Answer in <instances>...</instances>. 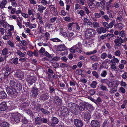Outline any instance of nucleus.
Here are the masks:
<instances>
[{
    "instance_id": "nucleus-1",
    "label": "nucleus",
    "mask_w": 127,
    "mask_h": 127,
    "mask_svg": "<svg viewBox=\"0 0 127 127\" xmlns=\"http://www.w3.org/2000/svg\"><path fill=\"white\" fill-rule=\"evenodd\" d=\"M57 50L60 53V55L61 56L66 55L68 53L67 48L64 45H61L58 46Z\"/></svg>"
},
{
    "instance_id": "nucleus-2",
    "label": "nucleus",
    "mask_w": 127,
    "mask_h": 127,
    "mask_svg": "<svg viewBox=\"0 0 127 127\" xmlns=\"http://www.w3.org/2000/svg\"><path fill=\"white\" fill-rule=\"evenodd\" d=\"M82 45L81 43L78 42L76 45L74 46L73 47L71 48L70 49V52L73 53L75 52V51L81 53L82 52L81 50Z\"/></svg>"
},
{
    "instance_id": "nucleus-3",
    "label": "nucleus",
    "mask_w": 127,
    "mask_h": 127,
    "mask_svg": "<svg viewBox=\"0 0 127 127\" xmlns=\"http://www.w3.org/2000/svg\"><path fill=\"white\" fill-rule=\"evenodd\" d=\"M95 34V31L92 28H88L85 32V35L87 38H89L90 37L94 36Z\"/></svg>"
},
{
    "instance_id": "nucleus-4",
    "label": "nucleus",
    "mask_w": 127,
    "mask_h": 127,
    "mask_svg": "<svg viewBox=\"0 0 127 127\" xmlns=\"http://www.w3.org/2000/svg\"><path fill=\"white\" fill-rule=\"evenodd\" d=\"M69 112V111L66 107L63 106L61 108L60 112L59 114L61 117H64L66 115L68 114Z\"/></svg>"
},
{
    "instance_id": "nucleus-5",
    "label": "nucleus",
    "mask_w": 127,
    "mask_h": 127,
    "mask_svg": "<svg viewBox=\"0 0 127 127\" xmlns=\"http://www.w3.org/2000/svg\"><path fill=\"white\" fill-rule=\"evenodd\" d=\"M36 80L37 78L35 77L29 75L27 76L26 81L30 84L32 85L36 82Z\"/></svg>"
},
{
    "instance_id": "nucleus-6",
    "label": "nucleus",
    "mask_w": 127,
    "mask_h": 127,
    "mask_svg": "<svg viewBox=\"0 0 127 127\" xmlns=\"http://www.w3.org/2000/svg\"><path fill=\"white\" fill-rule=\"evenodd\" d=\"M54 104L57 106H60L62 104V100L61 98L57 96L53 97Z\"/></svg>"
},
{
    "instance_id": "nucleus-7",
    "label": "nucleus",
    "mask_w": 127,
    "mask_h": 127,
    "mask_svg": "<svg viewBox=\"0 0 127 127\" xmlns=\"http://www.w3.org/2000/svg\"><path fill=\"white\" fill-rule=\"evenodd\" d=\"M12 117L15 121L16 123H19L21 118V115L19 113H15L12 115Z\"/></svg>"
},
{
    "instance_id": "nucleus-8",
    "label": "nucleus",
    "mask_w": 127,
    "mask_h": 127,
    "mask_svg": "<svg viewBox=\"0 0 127 127\" xmlns=\"http://www.w3.org/2000/svg\"><path fill=\"white\" fill-rule=\"evenodd\" d=\"M15 89L14 88H7V93L13 96H15L17 94V92Z\"/></svg>"
},
{
    "instance_id": "nucleus-9",
    "label": "nucleus",
    "mask_w": 127,
    "mask_h": 127,
    "mask_svg": "<svg viewBox=\"0 0 127 127\" xmlns=\"http://www.w3.org/2000/svg\"><path fill=\"white\" fill-rule=\"evenodd\" d=\"M114 42L115 44L117 46H121L122 44L123 43V39L121 38L115 39Z\"/></svg>"
},
{
    "instance_id": "nucleus-10",
    "label": "nucleus",
    "mask_w": 127,
    "mask_h": 127,
    "mask_svg": "<svg viewBox=\"0 0 127 127\" xmlns=\"http://www.w3.org/2000/svg\"><path fill=\"white\" fill-rule=\"evenodd\" d=\"M49 97V95L48 94L45 93L42 94L39 97L41 101H44L47 100Z\"/></svg>"
},
{
    "instance_id": "nucleus-11",
    "label": "nucleus",
    "mask_w": 127,
    "mask_h": 127,
    "mask_svg": "<svg viewBox=\"0 0 127 127\" xmlns=\"http://www.w3.org/2000/svg\"><path fill=\"white\" fill-rule=\"evenodd\" d=\"M74 123L75 125L77 127H81L83 125V122L82 121L78 119H75Z\"/></svg>"
},
{
    "instance_id": "nucleus-12",
    "label": "nucleus",
    "mask_w": 127,
    "mask_h": 127,
    "mask_svg": "<svg viewBox=\"0 0 127 127\" xmlns=\"http://www.w3.org/2000/svg\"><path fill=\"white\" fill-rule=\"evenodd\" d=\"M91 125L92 127H99L100 126L99 122L96 120H92L91 123Z\"/></svg>"
},
{
    "instance_id": "nucleus-13",
    "label": "nucleus",
    "mask_w": 127,
    "mask_h": 127,
    "mask_svg": "<svg viewBox=\"0 0 127 127\" xmlns=\"http://www.w3.org/2000/svg\"><path fill=\"white\" fill-rule=\"evenodd\" d=\"M31 92L32 93V96L34 97L37 96L38 94V90L37 88H33L32 89Z\"/></svg>"
},
{
    "instance_id": "nucleus-14",
    "label": "nucleus",
    "mask_w": 127,
    "mask_h": 127,
    "mask_svg": "<svg viewBox=\"0 0 127 127\" xmlns=\"http://www.w3.org/2000/svg\"><path fill=\"white\" fill-rule=\"evenodd\" d=\"M82 19L85 24H87L91 27H92V23L90 20L84 17Z\"/></svg>"
},
{
    "instance_id": "nucleus-15",
    "label": "nucleus",
    "mask_w": 127,
    "mask_h": 127,
    "mask_svg": "<svg viewBox=\"0 0 127 127\" xmlns=\"http://www.w3.org/2000/svg\"><path fill=\"white\" fill-rule=\"evenodd\" d=\"M7 108V106L5 102H2L0 104V110L5 111Z\"/></svg>"
},
{
    "instance_id": "nucleus-16",
    "label": "nucleus",
    "mask_w": 127,
    "mask_h": 127,
    "mask_svg": "<svg viewBox=\"0 0 127 127\" xmlns=\"http://www.w3.org/2000/svg\"><path fill=\"white\" fill-rule=\"evenodd\" d=\"M51 120V125L52 126H54L55 125L58 124L59 122L58 119L56 117L52 118Z\"/></svg>"
},
{
    "instance_id": "nucleus-17",
    "label": "nucleus",
    "mask_w": 127,
    "mask_h": 127,
    "mask_svg": "<svg viewBox=\"0 0 127 127\" xmlns=\"http://www.w3.org/2000/svg\"><path fill=\"white\" fill-rule=\"evenodd\" d=\"M96 30L98 34H101L102 32L103 33H105L107 31L103 27H101L98 28Z\"/></svg>"
},
{
    "instance_id": "nucleus-18",
    "label": "nucleus",
    "mask_w": 127,
    "mask_h": 127,
    "mask_svg": "<svg viewBox=\"0 0 127 127\" xmlns=\"http://www.w3.org/2000/svg\"><path fill=\"white\" fill-rule=\"evenodd\" d=\"M17 54L20 57H23L26 56V53L24 52L23 53L21 52L20 50H18L16 52Z\"/></svg>"
},
{
    "instance_id": "nucleus-19",
    "label": "nucleus",
    "mask_w": 127,
    "mask_h": 127,
    "mask_svg": "<svg viewBox=\"0 0 127 127\" xmlns=\"http://www.w3.org/2000/svg\"><path fill=\"white\" fill-rule=\"evenodd\" d=\"M15 75L17 77L22 78L24 76V74L22 71H18L16 73Z\"/></svg>"
},
{
    "instance_id": "nucleus-20",
    "label": "nucleus",
    "mask_w": 127,
    "mask_h": 127,
    "mask_svg": "<svg viewBox=\"0 0 127 127\" xmlns=\"http://www.w3.org/2000/svg\"><path fill=\"white\" fill-rule=\"evenodd\" d=\"M114 26L116 28H117L120 30H121L123 29V28L125 27L123 24L121 23H118L115 24Z\"/></svg>"
},
{
    "instance_id": "nucleus-21",
    "label": "nucleus",
    "mask_w": 127,
    "mask_h": 127,
    "mask_svg": "<svg viewBox=\"0 0 127 127\" xmlns=\"http://www.w3.org/2000/svg\"><path fill=\"white\" fill-rule=\"evenodd\" d=\"M22 86L21 84L19 82H17L14 88L15 90L20 91L22 89Z\"/></svg>"
},
{
    "instance_id": "nucleus-22",
    "label": "nucleus",
    "mask_w": 127,
    "mask_h": 127,
    "mask_svg": "<svg viewBox=\"0 0 127 127\" xmlns=\"http://www.w3.org/2000/svg\"><path fill=\"white\" fill-rule=\"evenodd\" d=\"M41 118L40 117L36 118L35 119V123L36 125H39L42 123Z\"/></svg>"
},
{
    "instance_id": "nucleus-23",
    "label": "nucleus",
    "mask_w": 127,
    "mask_h": 127,
    "mask_svg": "<svg viewBox=\"0 0 127 127\" xmlns=\"http://www.w3.org/2000/svg\"><path fill=\"white\" fill-rule=\"evenodd\" d=\"M17 25L19 27L20 29H21L22 28V21L21 20V18L19 17H17Z\"/></svg>"
},
{
    "instance_id": "nucleus-24",
    "label": "nucleus",
    "mask_w": 127,
    "mask_h": 127,
    "mask_svg": "<svg viewBox=\"0 0 127 127\" xmlns=\"http://www.w3.org/2000/svg\"><path fill=\"white\" fill-rule=\"evenodd\" d=\"M16 83L13 80H10L9 83V87L11 88H14Z\"/></svg>"
},
{
    "instance_id": "nucleus-25",
    "label": "nucleus",
    "mask_w": 127,
    "mask_h": 127,
    "mask_svg": "<svg viewBox=\"0 0 127 127\" xmlns=\"http://www.w3.org/2000/svg\"><path fill=\"white\" fill-rule=\"evenodd\" d=\"M9 124L8 122L3 121L0 122V127H9Z\"/></svg>"
},
{
    "instance_id": "nucleus-26",
    "label": "nucleus",
    "mask_w": 127,
    "mask_h": 127,
    "mask_svg": "<svg viewBox=\"0 0 127 127\" xmlns=\"http://www.w3.org/2000/svg\"><path fill=\"white\" fill-rule=\"evenodd\" d=\"M7 3L6 0H2L1 2H0V8L2 9L4 7H5V6Z\"/></svg>"
},
{
    "instance_id": "nucleus-27",
    "label": "nucleus",
    "mask_w": 127,
    "mask_h": 127,
    "mask_svg": "<svg viewBox=\"0 0 127 127\" xmlns=\"http://www.w3.org/2000/svg\"><path fill=\"white\" fill-rule=\"evenodd\" d=\"M38 7L37 9V11L40 13H42L43 12V10L46 8V7H44L43 6L40 5H38Z\"/></svg>"
},
{
    "instance_id": "nucleus-28",
    "label": "nucleus",
    "mask_w": 127,
    "mask_h": 127,
    "mask_svg": "<svg viewBox=\"0 0 127 127\" xmlns=\"http://www.w3.org/2000/svg\"><path fill=\"white\" fill-rule=\"evenodd\" d=\"M0 25H2V27L5 28L9 25L4 20L0 21Z\"/></svg>"
},
{
    "instance_id": "nucleus-29",
    "label": "nucleus",
    "mask_w": 127,
    "mask_h": 127,
    "mask_svg": "<svg viewBox=\"0 0 127 127\" xmlns=\"http://www.w3.org/2000/svg\"><path fill=\"white\" fill-rule=\"evenodd\" d=\"M6 93L3 91H1L0 92V98L1 99H4L7 97Z\"/></svg>"
},
{
    "instance_id": "nucleus-30",
    "label": "nucleus",
    "mask_w": 127,
    "mask_h": 127,
    "mask_svg": "<svg viewBox=\"0 0 127 127\" xmlns=\"http://www.w3.org/2000/svg\"><path fill=\"white\" fill-rule=\"evenodd\" d=\"M88 5L90 8L93 10H95L96 8V5L93 2L89 3Z\"/></svg>"
},
{
    "instance_id": "nucleus-31",
    "label": "nucleus",
    "mask_w": 127,
    "mask_h": 127,
    "mask_svg": "<svg viewBox=\"0 0 127 127\" xmlns=\"http://www.w3.org/2000/svg\"><path fill=\"white\" fill-rule=\"evenodd\" d=\"M84 115V117L87 119L89 120L91 118L90 114L87 112H85Z\"/></svg>"
},
{
    "instance_id": "nucleus-32",
    "label": "nucleus",
    "mask_w": 127,
    "mask_h": 127,
    "mask_svg": "<svg viewBox=\"0 0 127 127\" xmlns=\"http://www.w3.org/2000/svg\"><path fill=\"white\" fill-rule=\"evenodd\" d=\"M90 59L94 62H95L98 60V57L96 55L92 56L90 57Z\"/></svg>"
},
{
    "instance_id": "nucleus-33",
    "label": "nucleus",
    "mask_w": 127,
    "mask_h": 127,
    "mask_svg": "<svg viewBox=\"0 0 127 127\" xmlns=\"http://www.w3.org/2000/svg\"><path fill=\"white\" fill-rule=\"evenodd\" d=\"M77 13L78 14H79L81 17H84L85 15V12L82 10H77Z\"/></svg>"
},
{
    "instance_id": "nucleus-34",
    "label": "nucleus",
    "mask_w": 127,
    "mask_h": 127,
    "mask_svg": "<svg viewBox=\"0 0 127 127\" xmlns=\"http://www.w3.org/2000/svg\"><path fill=\"white\" fill-rule=\"evenodd\" d=\"M100 7L102 9H104L105 6V1L104 0L101 1L100 2Z\"/></svg>"
},
{
    "instance_id": "nucleus-35",
    "label": "nucleus",
    "mask_w": 127,
    "mask_h": 127,
    "mask_svg": "<svg viewBox=\"0 0 127 127\" xmlns=\"http://www.w3.org/2000/svg\"><path fill=\"white\" fill-rule=\"evenodd\" d=\"M8 48H6L4 49L2 51V54L3 55H7L8 54Z\"/></svg>"
},
{
    "instance_id": "nucleus-36",
    "label": "nucleus",
    "mask_w": 127,
    "mask_h": 127,
    "mask_svg": "<svg viewBox=\"0 0 127 127\" xmlns=\"http://www.w3.org/2000/svg\"><path fill=\"white\" fill-rule=\"evenodd\" d=\"M100 89L102 91H107L108 90L107 88L103 84L100 85Z\"/></svg>"
},
{
    "instance_id": "nucleus-37",
    "label": "nucleus",
    "mask_w": 127,
    "mask_h": 127,
    "mask_svg": "<svg viewBox=\"0 0 127 127\" xmlns=\"http://www.w3.org/2000/svg\"><path fill=\"white\" fill-rule=\"evenodd\" d=\"M117 90V87L116 86H114L110 90V92L112 93H114Z\"/></svg>"
},
{
    "instance_id": "nucleus-38",
    "label": "nucleus",
    "mask_w": 127,
    "mask_h": 127,
    "mask_svg": "<svg viewBox=\"0 0 127 127\" xmlns=\"http://www.w3.org/2000/svg\"><path fill=\"white\" fill-rule=\"evenodd\" d=\"M92 26L94 28H98L99 27V24L98 22H94L92 23Z\"/></svg>"
},
{
    "instance_id": "nucleus-39",
    "label": "nucleus",
    "mask_w": 127,
    "mask_h": 127,
    "mask_svg": "<svg viewBox=\"0 0 127 127\" xmlns=\"http://www.w3.org/2000/svg\"><path fill=\"white\" fill-rule=\"evenodd\" d=\"M107 55L106 53H103L101 55L100 57L101 59L104 60L107 57Z\"/></svg>"
},
{
    "instance_id": "nucleus-40",
    "label": "nucleus",
    "mask_w": 127,
    "mask_h": 127,
    "mask_svg": "<svg viewBox=\"0 0 127 127\" xmlns=\"http://www.w3.org/2000/svg\"><path fill=\"white\" fill-rule=\"evenodd\" d=\"M98 65L99 64L97 63H95L92 64V67L94 70H95L97 69Z\"/></svg>"
},
{
    "instance_id": "nucleus-41",
    "label": "nucleus",
    "mask_w": 127,
    "mask_h": 127,
    "mask_svg": "<svg viewBox=\"0 0 127 127\" xmlns=\"http://www.w3.org/2000/svg\"><path fill=\"white\" fill-rule=\"evenodd\" d=\"M101 101V99L100 97H98L96 100H95L94 102L97 105H99V103Z\"/></svg>"
},
{
    "instance_id": "nucleus-42",
    "label": "nucleus",
    "mask_w": 127,
    "mask_h": 127,
    "mask_svg": "<svg viewBox=\"0 0 127 127\" xmlns=\"http://www.w3.org/2000/svg\"><path fill=\"white\" fill-rule=\"evenodd\" d=\"M103 25L104 27V28L105 29L106 31L109 29L108 24L106 22H104L103 23Z\"/></svg>"
},
{
    "instance_id": "nucleus-43",
    "label": "nucleus",
    "mask_w": 127,
    "mask_h": 127,
    "mask_svg": "<svg viewBox=\"0 0 127 127\" xmlns=\"http://www.w3.org/2000/svg\"><path fill=\"white\" fill-rule=\"evenodd\" d=\"M97 83L95 81H93L92 82V84L91 85V87L93 88H95L96 87Z\"/></svg>"
},
{
    "instance_id": "nucleus-44",
    "label": "nucleus",
    "mask_w": 127,
    "mask_h": 127,
    "mask_svg": "<svg viewBox=\"0 0 127 127\" xmlns=\"http://www.w3.org/2000/svg\"><path fill=\"white\" fill-rule=\"evenodd\" d=\"M50 40L53 42H60L61 41V40L58 38H55L50 39Z\"/></svg>"
},
{
    "instance_id": "nucleus-45",
    "label": "nucleus",
    "mask_w": 127,
    "mask_h": 127,
    "mask_svg": "<svg viewBox=\"0 0 127 127\" xmlns=\"http://www.w3.org/2000/svg\"><path fill=\"white\" fill-rule=\"evenodd\" d=\"M60 59V57L56 56L55 57H53L52 59V61L54 62L55 61H57L58 60H59Z\"/></svg>"
},
{
    "instance_id": "nucleus-46",
    "label": "nucleus",
    "mask_w": 127,
    "mask_h": 127,
    "mask_svg": "<svg viewBox=\"0 0 127 127\" xmlns=\"http://www.w3.org/2000/svg\"><path fill=\"white\" fill-rule=\"evenodd\" d=\"M115 22V21L114 20H113L109 24V28H112L113 26L114 25Z\"/></svg>"
},
{
    "instance_id": "nucleus-47",
    "label": "nucleus",
    "mask_w": 127,
    "mask_h": 127,
    "mask_svg": "<svg viewBox=\"0 0 127 127\" xmlns=\"http://www.w3.org/2000/svg\"><path fill=\"white\" fill-rule=\"evenodd\" d=\"M109 124L106 120L104 121L102 124V127H108V126Z\"/></svg>"
},
{
    "instance_id": "nucleus-48",
    "label": "nucleus",
    "mask_w": 127,
    "mask_h": 127,
    "mask_svg": "<svg viewBox=\"0 0 127 127\" xmlns=\"http://www.w3.org/2000/svg\"><path fill=\"white\" fill-rule=\"evenodd\" d=\"M113 86H117L119 85V81L116 80L112 81Z\"/></svg>"
},
{
    "instance_id": "nucleus-49",
    "label": "nucleus",
    "mask_w": 127,
    "mask_h": 127,
    "mask_svg": "<svg viewBox=\"0 0 127 127\" xmlns=\"http://www.w3.org/2000/svg\"><path fill=\"white\" fill-rule=\"evenodd\" d=\"M17 16L15 15H10L9 16V19L10 20H12L14 19V20H16L17 18Z\"/></svg>"
},
{
    "instance_id": "nucleus-50",
    "label": "nucleus",
    "mask_w": 127,
    "mask_h": 127,
    "mask_svg": "<svg viewBox=\"0 0 127 127\" xmlns=\"http://www.w3.org/2000/svg\"><path fill=\"white\" fill-rule=\"evenodd\" d=\"M74 33L73 32H71L69 34V41H71L72 39L74 37L73 35Z\"/></svg>"
},
{
    "instance_id": "nucleus-51",
    "label": "nucleus",
    "mask_w": 127,
    "mask_h": 127,
    "mask_svg": "<svg viewBox=\"0 0 127 127\" xmlns=\"http://www.w3.org/2000/svg\"><path fill=\"white\" fill-rule=\"evenodd\" d=\"M41 110L42 112L44 114L48 115L49 114V111L44 109L43 108H42Z\"/></svg>"
},
{
    "instance_id": "nucleus-52",
    "label": "nucleus",
    "mask_w": 127,
    "mask_h": 127,
    "mask_svg": "<svg viewBox=\"0 0 127 127\" xmlns=\"http://www.w3.org/2000/svg\"><path fill=\"white\" fill-rule=\"evenodd\" d=\"M79 109L80 110H84L85 109L84 106L82 104H79Z\"/></svg>"
},
{
    "instance_id": "nucleus-53",
    "label": "nucleus",
    "mask_w": 127,
    "mask_h": 127,
    "mask_svg": "<svg viewBox=\"0 0 127 127\" xmlns=\"http://www.w3.org/2000/svg\"><path fill=\"white\" fill-rule=\"evenodd\" d=\"M121 54V52L119 50H117L114 52V55L118 57H120Z\"/></svg>"
},
{
    "instance_id": "nucleus-54",
    "label": "nucleus",
    "mask_w": 127,
    "mask_h": 127,
    "mask_svg": "<svg viewBox=\"0 0 127 127\" xmlns=\"http://www.w3.org/2000/svg\"><path fill=\"white\" fill-rule=\"evenodd\" d=\"M127 72H125L121 75L122 78L124 79H126L127 78Z\"/></svg>"
},
{
    "instance_id": "nucleus-55",
    "label": "nucleus",
    "mask_w": 127,
    "mask_h": 127,
    "mask_svg": "<svg viewBox=\"0 0 127 127\" xmlns=\"http://www.w3.org/2000/svg\"><path fill=\"white\" fill-rule=\"evenodd\" d=\"M120 2L119 1L116 2L114 4V6L116 8H118L120 6Z\"/></svg>"
},
{
    "instance_id": "nucleus-56",
    "label": "nucleus",
    "mask_w": 127,
    "mask_h": 127,
    "mask_svg": "<svg viewBox=\"0 0 127 127\" xmlns=\"http://www.w3.org/2000/svg\"><path fill=\"white\" fill-rule=\"evenodd\" d=\"M44 36L46 39L48 40L50 38V34L48 32H46L45 33Z\"/></svg>"
},
{
    "instance_id": "nucleus-57",
    "label": "nucleus",
    "mask_w": 127,
    "mask_h": 127,
    "mask_svg": "<svg viewBox=\"0 0 127 127\" xmlns=\"http://www.w3.org/2000/svg\"><path fill=\"white\" fill-rule=\"evenodd\" d=\"M52 26V24L49 23H47L45 24V27H46L47 28L49 29L51 28Z\"/></svg>"
},
{
    "instance_id": "nucleus-58",
    "label": "nucleus",
    "mask_w": 127,
    "mask_h": 127,
    "mask_svg": "<svg viewBox=\"0 0 127 127\" xmlns=\"http://www.w3.org/2000/svg\"><path fill=\"white\" fill-rule=\"evenodd\" d=\"M112 58L114 61V63H116L117 64L119 63V61L118 59L116 58L115 56H113Z\"/></svg>"
},
{
    "instance_id": "nucleus-59",
    "label": "nucleus",
    "mask_w": 127,
    "mask_h": 127,
    "mask_svg": "<svg viewBox=\"0 0 127 127\" xmlns=\"http://www.w3.org/2000/svg\"><path fill=\"white\" fill-rule=\"evenodd\" d=\"M51 11L52 13H53V14L55 16L58 14L57 10L55 8L51 10Z\"/></svg>"
},
{
    "instance_id": "nucleus-60",
    "label": "nucleus",
    "mask_w": 127,
    "mask_h": 127,
    "mask_svg": "<svg viewBox=\"0 0 127 127\" xmlns=\"http://www.w3.org/2000/svg\"><path fill=\"white\" fill-rule=\"evenodd\" d=\"M39 29L40 33H41L43 34L45 32V31L44 30V28L42 27H40Z\"/></svg>"
},
{
    "instance_id": "nucleus-61",
    "label": "nucleus",
    "mask_w": 127,
    "mask_h": 127,
    "mask_svg": "<svg viewBox=\"0 0 127 127\" xmlns=\"http://www.w3.org/2000/svg\"><path fill=\"white\" fill-rule=\"evenodd\" d=\"M92 74L93 75L95 76L96 78H97L99 77V76L97 72L95 71H94L92 72Z\"/></svg>"
},
{
    "instance_id": "nucleus-62",
    "label": "nucleus",
    "mask_w": 127,
    "mask_h": 127,
    "mask_svg": "<svg viewBox=\"0 0 127 127\" xmlns=\"http://www.w3.org/2000/svg\"><path fill=\"white\" fill-rule=\"evenodd\" d=\"M50 1L47 2L45 0H42L41 2V3L43 5H46L47 4H48Z\"/></svg>"
},
{
    "instance_id": "nucleus-63",
    "label": "nucleus",
    "mask_w": 127,
    "mask_h": 127,
    "mask_svg": "<svg viewBox=\"0 0 127 127\" xmlns=\"http://www.w3.org/2000/svg\"><path fill=\"white\" fill-rule=\"evenodd\" d=\"M57 19V17H52L49 20V21L51 23H53Z\"/></svg>"
},
{
    "instance_id": "nucleus-64",
    "label": "nucleus",
    "mask_w": 127,
    "mask_h": 127,
    "mask_svg": "<svg viewBox=\"0 0 127 127\" xmlns=\"http://www.w3.org/2000/svg\"><path fill=\"white\" fill-rule=\"evenodd\" d=\"M7 43L11 47H14V43L10 40L7 41Z\"/></svg>"
}]
</instances>
